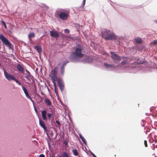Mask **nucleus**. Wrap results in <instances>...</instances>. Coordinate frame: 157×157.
<instances>
[{
  "label": "nucleus",
  "instance_id": "obj_1",
  "mask_svg": "<svg viewBox=\"0 0 157 157\" xmlns=\"http://www.w3.org/2000/svg\"><path fill=\"white\" fill-rule=\"evenodd\" d=\"M74 48L75 49L69 53V60L72 63L80 62L83 56V54L82 53L83 47L81 44H77Z\"/></svg>",
  "mask_w": 157,
  "mask_h": 157
},
{
  "label": "nucleus",
  "instance_id": "obj_2",
  "mask_svg": "<svg viewBox=\"0 0 157 157\" xmlns=\"http://www.w3.org/2000/svg\"><path fill=\"white\" fill-rule=\"evenodd\" d=\"M101 33L102 37L105 40H115L117 42V44H119L120 39H123V36H118L110 30H108L107 29H104L101 30Z\"/></svg>",
  "mask_w": 157,
  "mask_h": 157
},
{
  "label": "nucleus",
  "instance_id": "obj_3",
  "mask_svg": "<svg viewBox=\"0 0 157 157\" xmlns=\"http://www.w3.org/2000/svg\"><path fill=\"white\" fill-rule=\"evenodd\" d=\"M59 10L57 9L55 12V16L57 18H59L62 21H66L67 19V14L65 12L61 11L59 13Z\"/></svg>",
  "mask_w": 157,
  "mask_h": 157
},
{
  "label": "nucleus",
  "instance_id": "obj_4",
  "mask_svg": "<svg viewBox=\"0 0 157 157\" xmlns=\"http://www.w3.org/2000/svg\"><path fill=\"white\" fill-rule=\"evenodd\" d=\"M110 57L114 63L119 64L121 60V57L115 52L111 51L110 52Z\"/></svg>",
  "mask_w": 157,
  "mask_h": 157
},
{
  "label": "nucleus",
  "instance_id": "obj_5",
  "mask_svg": "<svg viewBox=\"0 0 157 157\" xmlns=\"http://www.w3.org/2000/svg\"><path fill=\"white\" fill-rule=\"evenodd\" d=\"M59 67L58 66L55 67L53 69L51 70L49 76L51 77L52 80H55V79L57 78V74L58 70Z\"/></svg>",
  "mask_w": 157,
  "mask_h": 157
},
{
  "label": "nucleus",
  "instance_id": "obj_6",
  "mask_svg": "<svg viewBox=\"0 0 157 157\" xmlns=\"http://www.w3.org/2000/svg\"><path fill=\"white\" fill-rule=\"evenodd\" d=\"M55 79H56L57 81L58 85L60 91L62 92L64 88V82L63 80L60 78Z\"/></svg>",
  "mask_w": 157,
  "mask_h": 157
},
{
  "label": "nucleus",
  "instance_id": "obj_7",
  "mask_svg": "<svg viewBox=\"0 0 157 157\" xmlns=\"http://www.w3.org/2000/svg\"><path fill=\"white\" fill-rule=\"evenodd\" d=\"M4 76L8 81H11L12 80H14L15 79V77L11 74L7 72L5 70H4Z\"/></svg>",
  "mask_w": 157,
  "mask_h": 157
},
{
  "label": "nucleus",
  "instance_id": "obj_8",
  "mask_svg": "<svg viewBox=\"0 0 157 157\" xmlns=\"http://www.w3.org/2000/svg\"><path fill=\"white\" fill-rule=\"evenodd\" d=\"M61 33L60 32L59 33L57 31L54 30H52L50 31V35L51 37L55 38H59L60 37V34Z\"/></svg>",
  "mask_w": 157,
  "mask_h": 157
},
{
  "label": "nucleus",
  "instance_id": "obj_9",
  "mask_svg": "<svg viewBox=\"0 0 157 157\" xmlns=\"http://www.w3.org/2000/svg\"><path fill=\"white\" fill-rule=\"evenodd\" d=\"M93 61V58L90 56H87L84 58L83 59L81 60V62H82L84 63H92Z\"/></svg>",
  "mask_w": 157,
  "mask_h": 157
},
{
  "label": "nucleus",
  "instance_id": "obj_10",
  "mask_svg": "<svg viewBox=\"0 0 157 157\" xmlns=\"http://www.w3.org/2000/svg\"><path fill=\"white\" fill-rule=\"evenodd\" d=\"M103 65L107 69H109V70H111V69L115 68L118 66L117 65L115 66L113 64H109L106 62H104L103 63Z\"/></svg>",
  "mask_w": 157,
  "mask_h": 157
},
{
  "label": "nucleus",
  "instance_id": "obj_11",
  "mask_svg": "<svg viewBox=\"0 0 157 157\" xmlns=\"http://www.w3.org/2000/svg\"><path fill=\"white\" fill-rule=\"evenodd\" d=\"M38 118L39 119V124L40 126L43 129L44 132H46V128L44 121L42 120H41L39 117Z\"/></svg>",
  "mask_w": 157,
  "mask_h": 157
},
{
  "label": "nucleus",
  "instance_id": "obj_12",
  "mask_svg": "<svg viewBox=\"0 0 157 157\" xmlns=\"http://www.w3.org/2000/svg\"><path fill=\"white\" fill-rule=\"evenodd\" d=\"M34 48L37 51L38 53L39 54H40L42 50V47L40 45L37 44L34 46Z\"/></svg>",
  "mask_w": 157,
  "mask_h": 157
},
{
  "label": "nucleus",
  "instance_id": "obj_13",
  "mask_svg": "<svg viewBox=\"0 0 157 157\" xmlns=\"http://www.w3.org/2000/svg\"><path fill=\"white\" fill-rule=\"evenodd\" d=\"M4 44H5L6 46L8 47L9 49L12 50V47H13V46L9 40L7 41Z\"/></svg>",
  "mask_w": 157,
  "mask_h": 157
},
{
  "label": "nucleus",
  "instance_id": "obj_14",
  "mask_svg": "<svg viewBox=\"0 0 157 157\" xmlns=\"http://www.w3.org/2000/svg\"><path fill=\"white\" fill-rule=\"evenodd\" d=\"M46 111L45 110H43L41 111V116L43 118V120L47 121L48 120V119L46 117Z\"/></svg>",
  "mask_w": 157,
  "mask_h": 157
},
{
  "label": "nucleus",
  "instance_id": "obj_15",
  "mask_svg": "<svg viewBox=\"0 0 157 157\" xmlns=\"http://www.w3.org/2000/svg\"><path fill=\"white\" fill-rule=\"evenodd\" d=\"M136 60H138L137 62V64H143L147 63L146 60L144 58L141 59H140L139 58H137Z\"/></svg>",
  "mask_w": 157,
  "mask_h": 157
},
{
  "label": "nucleus",
  "instance_id": "obj_16",
  "mask_svg": "<svg viewBox=\"0 0 157 157\" xmlns=\"http://www.w3.org/2000/svg\"><path fill=\"white\" fill-rule=\"evenodd\" d=\"M0 40L3 44L5 43L8 39L6 38L2 34H0Z\"/></svg>",
  "mask_w": 157,
  "mask_h": 157
},
{
  "label": "nucleus",
  "instance_id": "obj_17",
  "mask_svg": "<svg viewBox=\"0 0 157 157\" xmlns=\"http://www.w3.org/2000/svg\"><path fill=\"white\" fill-rule=\"evenodd\" d=\"M35 35L34 33L31 32L29 33L28 35V37L29 39H30L32 38H34L35 36Z\"/></svg>",
  "mask_w": 157,
  "mask_h": 157
},
{
  "label": "nucleus",
  "instance_id": "obj_18",
  "mask_svg": "<svg viewBox=\"0 0 157 157\" xmlns=\"http://www.w3.org/2000/svg\"><path fill=\"white\" fill-rule=\"evenodd\" d=\"M72 152L75 156H77L78 155V152L76 149L73 148L72 150Z\"/></svg>",
  "mask_w": 157,
  "mask_h": 157
},
{
  "label": "nucleus",
  "instance_id": "obj_19",
  "mask_svg": "<svg viewBox=\"0 0 157 157\" xmlns=\"http://www.w3.org/2000/svg\"><path fill=\"white\" fill-rule=\"evenodd\" d=\"M70 62H71V61H70V60H69L64 61L63 63V64L61 67L65 68V67L67 63H68Z\"/></svg>",
  "mask_w": 157,
  "mask_h": 157
},
{
  "label": "nucleus",
  "instance_id": "obj_20",
  "mask_svg": "<svg viewBox=\"0 0 157 157\" xmlns=\"http://www.w3.org/2000/svg\"><path fill=\"white\" fill-rule=\"evenodd\" d=\"M44 101L46 105H50L51 104V101L49 99L47 98L44 99Z\"/></svg>",
  "mask_w": 157,
  "mask_h": 157
},
{
  "label": "nucleus",
  "instance_id": "obj_21",
  "mask_svg": "<svg viewBox=\"0 0 157 157\" xmlns=\"http://www.w3.org/2000/svg\"><path fill=\"white\" fill-rule=\"evenodd\" d=\"M78 135L80 138L81 139L83 143L86 142V139L81 134H78Z\"/></svg>",
  "mask_w": 157,
  "mask_h": 157
},
{
  "label": "nucleus",
  "instance_id": "obj_22",
  "mask_svg": "<svg viewBox=\"0 0 157 157\" xmlns=\"http://www.w3.org/2000/svg\"><path fill=\"white\" fill-rule=\"evenodd\" d=\"M17 69L20 71L23 72V67L21 66L20 64H17Z\"/></svg>",
  "mask_w": 157,
  "mask_h": 157
},
{
  "label": "nucleus",
  "instance_id": "obj_23",
  "mask_svg": "<svg viewBox=\"0 0 157 157\" xmlns=\"http://www.w3.org/2000/svg\"><path fill=\"white\" fill-rule=\"evenodd\" d=\"M52 81L53 82V84L54 88V91L55 93H57L58 92L56 91V83L55 82V80H52Z\"/></svg>",
  "mask_w": 157,
  "mask_h": 157
},
{
  "label": "nucleus",
  "instance_id": "obj_24",
  "mask_svg": "<svg viewBox=\"0 0 157 157\" xmlns=\"http://www.w3.org/2000/svg\"><path fill=\"white\" fill-rule=\"evenodd\" d=\"M56 96H57V99L59 101V102L62 105H63V104L61 102L60 99L59 95V94L58 92L55 93Z\"/></svg>",
  "mask_w": 157,
  "mask_h": 157
},
{
  "label": "nucleus",
  "instance_id": "obj_25",
  "mask_svg": "<svg viewBox=\"0 0 157 157\" xmlns=\"http://www.w3.org/2000/svg\"><path fill=\"white\" fill-rule=\"evenodd\" d=\"M68 155V154L66 152H63L61 155L59 156L58 157H66Z\"/></svg>",
  "mask_w": 157,
  "mask_h": 157
},
{
  "label": "nucleus",
  "instance_id": "obj_26",
  "mask_svg": "<svg viewBox=\"0 0 157 157\" xmlns=\"http://www.w3.org/2000/svg\"><path fill=\"white\" fill-rule=\"evenodd\" d=\"M64 67H60V74L62 75H63L64 72Z\"/></svg>",
  "mask_w": 157,
  "mask_h": 157
},
{
  "label": "nucleus",
  "instance_id": "obj_27",
  "mask_svg": "<svg viewBox=\"0 0 157 157\" xmlns=\"http://www.w3.org/2000/svg\"><path fill=\"white\" fill-rule=\"evenodd\" d=\"M25 78L28 80L29 81H31V80L33 78H30L29 77V76L27 75L26 74L24 76Z\"/></svg>",
  "mask_w": 157,
  "mask_h": 157
},
{
  "label": "nucleus",
  "instance_id": "obj_28",
  "mask_svg": "<svg viewBox=\"0 0 157 157\" xmlns=\"http://www.w3.org/2000/svg\"><path fill=\"white\" fill-rule=\"evenodd\" d=\"M52 114V112H51V113H48L47 114V116L48 117V121H50L51 120V117Z\"/></svg>",
  "mask_w": 157,
  "mask_h": 157
},
{
  "label": "nucleus",
  "instance_id": "obj_29",
  "mask_svg": "<svg viewBox=\"0 0 157 157\" xmlns=\"http://www.w3.org/2000/svg\"><path fill=\"white\" fill-rule=\"evenodd\" d=\"M128 63V60H123V61L120 63L121 65H123L124 64H126Z\"/></svg>",
  "mask_w": 157,
  "mask_h": 157
},
{
  "label": "nucleus",
  "instance_id": "obj_30",
  "mask_svg": "<svg viewBox=\"0 0 157 157\" xmlns=\"http://www.w3.org/2000/svg\"><path fill=\"white\" fill-rule=\"evenodd\" d=\"M25 71L27 73V75H29L30 78H34L33 76L30 74V72L27 69H25Z\"/></svg>",
  "mask_w": 157,
  "mask_h": 157
},
{
  "label": "nucleus",
  "instance_id": "obj_31",
  "mask_svg": "<svg viewBox=\"0 0 157 157\" xmlns=\"http://www.w3.org/2000/svg\"><path fill=\"white\" fill-rule=\"evenodd\" d=\"M46 134L47 135V136L46 137L45 139L47 141V143H48V146H49V144H50L49 141H50V140L49 139L48 133H47Z\"/></svg>",
  "mask_w": 157,
  "mask_h": 157
},
{
  "label": "nucleus",
  "instance_id": "obj_32",
  "mask_svg": "<svg viewBox=\"0 0 157 157\" xmlns=\"http://www.w3.org/2000/svg\"><path fill=\"white\" fill-rule=\"evenodd\" d=\"M151 44L153 45H156V44H157V40L156 39H155V40H153L151 42Z\"/></svg>",
  "mask_w": 157,
  "mask_h": 157
},
{
  "label": "nucleus",
  "instance_id": "obj_33",
  "mask_svg": "<svg viewBox=\"0 0 157 157\" xmlns=\"http://www.w3.org/2000/svg\"><path fill=\"white\" fill-rule=\"evenodd\" d=\"M22 88L24 91V94H25V93H28V92L26 90V88H25V87L23 86V85H22Z\"/></svg>",
  "mask_w": 157,
  "mask_h": 157
},
{
  "label": "nucleus",
  "instance_id": "obj_34",
  "mask_svg": "<svg viewBox=\"0 0 157 157\" xmlns=\"http://www.w3.org/2000/svg\"><path fill=\"white\" fill-rule=\"evenodd\" d=\"M13 80L14 81L16 82V83H17L19 85H21V84L20 82L17 79H16L15 78V79H14Z\"/></svg>",
  "mask_w": 157,
  "mask_h": 157
},
{
  "label": "nucleus",
  "instance_id": "obj_35",
  "mask_svg": "<svg viewBox=\"0 0 157 157\" xmlns=\"http://www.w3.org/2000/svg\"><path fill=\"white\" fill-rule=\"evenodd\" d=\"M75 26L77 29H79L80 26L82 27V25H81L78 23H76L75 24Z\"/></svg>",
  "mask_w": 157,
  "mask_h": 157
},
{
  "label": "nucleus",
  "instance_id": "obj_36",
  "mask_svg": "<svg viewBox=\"0 0 157 157\" xmlns=\"http://www.w3.org/2000/svg\"><path fill=\"white\" fill-rule=\"evenodd\" d=\"M64 32L65 33H70V30L67 29H65L64 30Z\"/></svg>",
  "mask_w": 157,
  "mask_h": 157
},
{
  "label": "nucleus",
  "instance_id": "obj_37",
  "mask_svg": "<svg viewBox=\"0 0 157 157\" xmlns=\"http://www.w3.org/2000/svg\"><path fill=\"white\" fill-rule=\"evenodd\" d=\"M128 56H122L121 57V59H122L123 60H128Z\"/></svg>",
  "mask_w": 157,
  "mask_h": 157
},
{
  "label": "nucleus",
  "instance_id": "obj_38",
  "mask_svg": "<svg viewBox=\"0 0 157 157\" xmlns=\"http://www.w3.org/2000/svg\"><path fill=\"white\" fill-rule=\"evenodd\" d=\"M26 97L29 99H31V97L29 95L28 93L25 94Z\"/></svg>",
  "mask_w": 157,
  "mask_h": 157
},
{
  "label": "nucleus",
  "instance_id": "obj_39",
  "mask_svg": "<svg viewBox=\"0 0 157 157\" xmlns=\"http://www.w3.org/2000/svg\"><path fill=\"white\" fill-rule=\"evenodd\" d=\"M68 141V140L67 139H66L65 140L63 144H64L65 146H66L67 144V142Z\"/></svg>",
  "mask_w": 157,
  "mask_h": 157
},
{
  "label": "nucleus",
  "instance_id": "obj_40",
  "mask_svg": "<svg viewBox=\"0 0 157 157\" xmlns=\"http://www.w3.org/2000/svg\"><path fill=\"white\" fill-rule=\"evenodd\" d=\"M0 69H2L3 70V71H4V70H5L4 67H3V65H2L1 63H0Z\"/></svg>",
  "mask_w": 157,
  "mask_h": 157
},
{
  "label": "nucleus",
  "instance_id": "obj_41",
  "mask_svg": "<svg viewBox=\"0 0 157 157\" xmlns=\"http://www.w3.org/2000/svg\"><path fill=\"white\" fill-rule=\"evenodd\" d=\"M86 0H83L82 4V6H84L85 5Z\"/></svg>",
  "mask_w": 157,
  "mask_h": 157
},
{
  "label": "nucleus",
  "instance_id": "obj_42",
  "mask_svg": "<svg viewBox=\"0 0 157 157\" xmlns=\"http://www.w3.org/2000/svg\"><path fill=\"white\" fill-rule=\"evenodd\" d=\"M45 6H46V5L44 4L41 3L40 4V6L43 8L45 7Z\"/></svg>",
  "mask_w": 157,
  "mask_h": 157
},
{
  "label": "nucleus",
  "instance_id": "obj_43",
  "mask_svg": "<svg viewBox=\"0 0 157 157\" xmlns=\"http://www.w3.org/2000/svg\"><path fill=\"white\" fill-rule=\"evenodd\" d=\"M144 144L145 145V146L146 147H147V141L146 140H145L144 141Z\"/></svg>",
  "mask_w": 157,
  "mask_h": 157
},
{
  "label": "nucleus",
  "instance_id": "obj_44",
  "mask_svg": "<svg viewBox=\"0 0 157 157\" xmlns=\"http://www.w3.org/2000/svg\"><path fill=\"white\" fill-rule=\"evenodd\" d=\"M67 37L68 38L70 39H71L72 40L73 39V37L71 36L68 35L67 36Z\"/></svg>",
  "mask_w": 157,
  "mask_h": 157
},
{
  "label": "nucleus",
  "instance_id": "obj_45",
  "mask_svg": "<svg viewBox=\"0 0 157 157\" xmlns=\"http://www.w3.org/2000/svg\"><path fill=\"white\" fill-rule=\"evenodd\" d=\"M21 44H23L24 46H25L26 45V43L22 41H21Z\"/></svg>",
  "mask_w": 157,
  "mask_h": 157
},
{
  "label": "nucleus",
  "instance_id": "obj_46",
  "mask_svg": "<svg viewBox=\"0 0 157 157\" xmlns=\"http://www.w3.org/2000/svg\"><path fill=\"white\" fill-rule=\"evenodd\" d=\"M1 22L3 25H5V24H6L5 22L2 19L1 20Z\"/></svg>",
  "mask_w": 157,
  "mask_h": 157
},
{
  "label": "nucleus",
  "instance_id": "obj_47",
  "mask_svg": "<svg viewBox=\"0 0 157 157\" xmlns=\"http://www.w3.org/2000/svg\"><path fill=\"white\" fill-rule=\"evenodd\" d=\"M91 155L93 157H97L94 153L90 151Z\"/></svg>",
  "mask_w": 157,
  "mask_h": 157
},
{
  "label": "nucleus",
  "instance_id": "obj_48",
  "mask_svg": "<svg viewBox=\"0 0 157 157\" xmlns=\"http://www.w3.org/2000/svg\"><path fill=\"white\" fill-rule=\"evenodd\" d=\"M84 6H82V4L80 6L78 7V8H79L82 9V10L83 9V7H84Z\"/></svg>",
  "mask_w": 157,
  "mask_h": 157
},
{
  "label": "nucleus",
  "instance_id": "obj_49",
  "mask_svg": "<svg viewBox=\"0 0 157 157\" xmlns=\"http://www.w3.org/2000/svg\"><path fill=\"white\" fill-rule=\"evenodd\" d=\"M39 157H45V156L43 154H40L39 155Z\"/></svg>",
  "mask_w": 157,
  "mask_h": 157
},
{
  "label": "nucleus",
  "instance_id": "obj_50",
  "mask_svg": "<svg viewBox=\"0 0 157 157\" xmlns=\"http://www.w3.org/2000/svg\"><path fill=\"white\" fill-rule=\"evenodd\" d=\"M7 32L10 33H12V31L10 30H7Z\"/></svg>",
  "mask_w": 157,
  "mask_h": 157
},
{
  "label": "nucleus",
  "instance_id": "obj_51",
  "mask_svg": "<svg viewBox=\"0 0 157 157\" xmlns=\"http://www.w3.org/2000/svg\"><path fill=\"white\" fill-rule=\"evenodd\" d=\"M141 39L140 38H139V40H137L136 41L137 42H140V41L141 40Z\"/></svg>",
  "mask_w": 157,
  "mask_h": 157
},
{
  "label": "nucleus",
  "instance_id": "obj_52",
  "mask_svg": "<svg viewBox=\"0 0 157 157\" xmlns=\"http://www.w3.org/2000/svg\"><path fill=\"white\" fill-rule=\"evenodd\" d=\"M33 103V105H34V101L31 98V99H29Z\"/></svg>",
  "mask_w": 157,
  "mask_h": 157
},
{
  "label": "nucleus",
  "instance_id": "obj_53",
  "mask_svg": "<svg viewBox=\"0 0 157 157\" xmlns=\"http://www.w3.org/2000/svg\"><path fill=\"white\" fill-rule=\"evenodd\" d=\"M56 123L58 124V125H59L60 124V123L59 122V121H57V120H56Z\"/></svg>",
  "mask_w": 157,
  "mask_h": 157
},
{
  "label": "nucleus",
  "instance_id": "obj_54",
  "mask_svg": "<svg viewBox=\"0 0 157 157\" xmlns=\"http://www.w3.org/2000/svg\"><path fill=\"white\" fill-rule=\"evenodd\" d=\"M45 7L46 8V10H47L49 8V6H47L46 5V6H45Z\"/></svg>",
  "mask_w": 157,
  "mask_h": 157
},
{
  "label": "nucleus",
  "instance_id": "obj_55",
  "mask_svg": "<svg viewBox=\"0 0 157 157\" xmlns=\"http://www.w3.org/2000/svg\"><path fill=\"white\" fill-rule=\"evenodd\" d=\"M33 106H34V109L35 110V111L36 113L37 112V110H36L34 105H33Z\"/></svg>",
  "mask_w": 157,
  "mask_h": 157
},
{
  "label": "nucleus",
  "instance_id": "obj_56",
  "mask_svg": "<svg viewBox=\"0 0 157 157\" xmlns=\"http://www.w3.org/2000/svg\"><path fill=\"white\" fill-rule=\"evenodd\" d=\"M50 135L51 136H52L53 135V132H50Z\"/></svg>",
  "mask_w": 157,
  "mask_h": 157
},
{
  "label": "nucleus",
  "instance_id": "obj_57",
  "mask_svg": "<svg viewBox=\"0 0 157 157\" xmlns=\"http://www.w3.org/2000/svg\"><path fill=\"white\" fill-rule=\"evenodd\" d=\"M40 93H41V95H44V93L42 91H41L40 92Z\"/></svg>",
  "mask_w": 157,
  "mask_h": 157
},
{
  "label": "nucleus",
  "instance_id": "obj_58",
  "mask_svg": "<svg viewBox=\"0 0 157 157\" xmlns=\"http://www.w3.org/2000/svg\"><path fill=\"white\" fill-rule=\"evenodd\" d=\"M77 10H78V11H79V10H82V9H80V8H78V7H77Z\"/></svg>",
  "mask_w": 157,
  "mask_h": 157
},
{
  "label": "nucleus",
  "instance_id": "obj_59",
  "mask_svg": "<svg viewBox=\"0 0 157 157\" xmlns=\"http://www.w3.org/2000/svg\"><path fill=\"white\" fill-rule=\"evenodd\" d=\"M156 123H157V121H155L154 122V125L155 126H156Z\"/></svg>",
  "mask_w": 157,
  "mask_h": 157
},
{
  "label": "nucleus",
  "instance_id": "obj_60",
  "mask_svg": "<svg viewBox=\"0 0 157 157\" xmlns=\"http://www.w3.org/2000/svg\"><path fill=\"white\" fill-rule=\"evenodd\" d=\"M154 142H155V143H157V139H155V141H154Z\"/></svg>",
  "mask_w": 157,
  "mask_h": 157
},
{
  "label": "nucleus",
  "instance_id": "obj_61",
  "mask_svg": "<svg viewBox=\"0 0 157 157\" xmlns=\"http://www.w3.org/2000/svg\"><path fill=\"white\" fill-rule=\"evenodd\" d=\"M4 27L6 29H7V26H6V24H5V25H4Z\"/></svg>",
  "mask_w": 157,
  "mask_h": 157
},
{
  "label": "nucleus",
  "instance_id": "obj_62",
  "mask_svg": "<svg viewBox=\"0 0 157 157\" xmlns=\"http://www.w3.org/2000/svg\"><path fill=\"white\" fill-rule=\"evenodd\" d=\"M84 144H85V145L87 146V142L85 143H84Z\"/></svg>",
  "mask_w": 157,
  "mask_h": 157
},
{
  "label": "nucleus",
  "instance_id": "obj_63",
  "mask_svg": "<svg viewBox=\"0 0 157 157\" xmlns=\"http://www.w3.org/2000/svg\"><path fill=\"white\" fill-rule=\"evenodd\" d=\"M154 138H155V139H156L155 138H156V137H157V136H156V135H154Z\"/></svg>",
  "mask_w": 157,
  "mask_h": 157
},
{
  "label": "nucleus",
  "instance_id": "obj_64",
  "mask_svg": "<svg viewBox=\"0 0 157 157\" xmlns=\"http://www.w3.org/2000/svg\"><path fill=\"white\" fill-rule=\"evenodd\" d=\"M141 126L142 127H143L144 126V124H141Z\"/></svg>",
  "mask_w": 157,
  "mask_h": 157
}]
</instances>
